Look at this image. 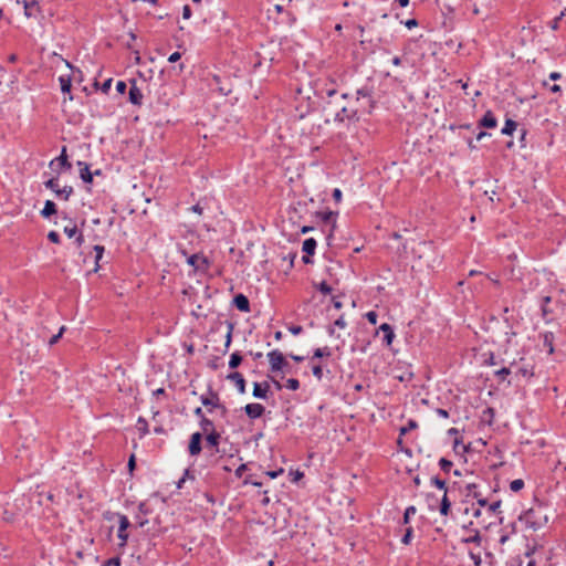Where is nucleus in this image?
Masks as SVG:
<instances>
[{
	"label": "nucleus",
	"mask_w": 566,
	"mask_h": 566,
	"mask_svg": "<svg viewBox=\"0 0 566 566\" xmlns=\"http://www.w3.org/2000/svg\"><path fill=\"white\" fill-rule=\"evenodd\" d=\"M511 374V370L510 368L507 367H503L501 368L500 370H496L495 371V376H497L499 378L501 379H504L506 376H509Z\"/></svg>",
	"instance_id": "nucleus-48"
},
{
	"label": "nucleus",
	"mask_w": 566,
	"mask_h": 566,
	"mask_svg": "<svg viewBox=\"0 0 566 566\" xmlns=\"http://www.w3.org/2000/svg\"><path fill=\"white\" fill-rule=\"evenodd\" d=\"M366 318L373 325L377 324L378 314L375 311H370L366 314Z\"/></svg>",
	"instance_id": "nucleus-46"
},
{
	"label": "nucleus",
	"mask_w": 566,
	"mask_h": 566,
	"mask_svg": "<svg viewBox=\"0 0 566 566\" xmlns=\"http://www.w3.org/2000/svg\"><path fill=\"white\" fill-rule=\"evenodd\" d=\"M191 17V9L188 4L184 6L182 8V18L189 19Z\"/></svg>",
	"instance_id": "nucleus-59"
},
{
	"label": "nucleus",
	"mask_w": 566,
	"mask_h": 566,
	"mask_svg": "<svg viewBox=\"0 0 566 566\" xmlns=\"http://www.w3.org/2000/svg\"><path fill=\"white\" fill-rule=\"evenodd\" d=\"M379 331L384 333V342L386 343V345H391L395 338V333L391 326L387 323H384L379 326Z\"/></svg>",
	"instance_id": "nucleus-16"
},
{
	"label": "nucleus",
	"mask_w": 566,
	"mask_h": 566,
	"mask_svg": "<svg viewBox=\"0 0 566 566\" xmlns=\"http://www.w3.org/2000/svg\"><path fill=\"white\" fill-rule=\"evenodd\" d=\"M524 488V481L522 479L513 480L510 484V489L513 492H518Z\"/></svg>",
	"instance_id": "nucleus-34"
},
{
	"label": "nucleus",
	"mask_w": 566,
	"mask_h": 566,
	"mask_svg": "<svg viewBox=\"0 0 566 566\" xmlns=\"http://www.w3.org/2000/svg\"><path fill=\"white\" fill-rule=\"evenodd\" d=\"M333 198L336 202H339L342 200V191L338 188H335L333 191Z\"/></svg>",
	"instance_id": "nucleus-60"
},
{
	"label": "nucleus",
	"mask_w": 566,
	"mask_h": 566,
	"mask_svg": "<svg viewBox=\"0 0 566 566\" xmlns=\"http://www.w3.org/2000/svg\"><path fill=\"white\" fill-rule=\"evenodd\" d=\"M516 127H517L516 122H514V120H513V119H511V118H507V119L505 120L504 127L502 128L501 133H502L503 135H512V134H513V132L516 129Z\"/></svg>",
	"instance_id": "nucleus-22"
},
{
	"label": "nucleus",
	"mask_w": 566,
	"mask_h": 566,
	"mask_svg": "<svg viewBox=\"0 0 566 566\" xmlns=\"http://www.w3.org/2000/svg\"><path fill=\"white\" fill-rule=\"evenodd\" d=\"M77 166L80 167L81 179L86 184H91L93 181V174L91 172L88 165L84 161H77Z\"/></svg>",
	"instance_id": "nucleus-15"
},
{
	"label": "nucleus",
	"mask_w": 566,
	"mask_h": 566,
	"mask_svg": "<svg viewBox=\"0 0 566 566\" xmlns=\"http://www.w3.org/2000/svg\"><path fill=\"white\" fill-rule=\"evenodd\" d=\"M201 451V433L195 432L191 434L189 442V453L191 455H197Z\"/></svg>",
	"instance_id": "nucleus-8"
},
{
	"label": "nucleus",
	"mask_w": 566,
	"mask_h": 566,
	"mask_svg": "<svg viewBox=\"0 0 566 566\" xmlns=\"http://www.w3.org/2000/svg\"><path fill=\"white\" fill-rule=\"evenodd\" d=\"M412 533H413L412 527H408V528L406 530V533H405V535H403V536H402V538H401V542H402L405 545L410 544L411 538H412Z\"/></svg>",
	"instance_id": "nucleus-38"
},
{
	"label": "nucleus",
	"mask_w": 566,
	"mask_h": 566,
	"mask_svg": "<svg viewBox=\"0 0 566 566\" xmlns=\"http://www.w3.org/2000/svg\"><path fill=\"white\" fill-rule=\"evenodd\" d=\"M200 426L205 432H211L212 430H214L213 422L206 417H202V419L200 420Z\"/></svg>",
	"instance_id": "nucleus-30"
},
{
	"label": "nucleus",
	"mask_w": 566,
	"mask_h": 566,
	"mask_svg": "<svg viewBox=\"0 0 566 566\" xmlns=\"http://www.w3.org/2000/svg\"><path fill=\"white\" fill-rule=\"evenodd\" d=\"M312 373H313L314 377H316L318 380H321L323 378V368L321 365L313 366Z\"/></svg>",
	"instance_id": "nucleus-44"
},
{
	"label": "nucleus",
	"mask_w": 566,
	"mask_h": 566,
	"mask_svg": "<svg viewBox=\"0 0 566 566\" xmlns=\"http://www.w3.org/2000/svg\"><path fill=\"white\" fill-rule=\"evenodd\" d=\"M44 186L52 190L57 198L67 200L70 196L73 193V188L71 186H64L60 188L59 180L56 178H51L44 182Z\"/></svg>",
	"instance_id": "nucleus-2"
},
{
	"label": "nucleus",
	"mask_w": 566,
	"mask_h": 566,
	"mask_svg": "<svg viewBox=\"0 0 566 566\" xmlns=\"http://www.w3.org/2000/svg\"><path fill=\"white\" fill-rule=\"evenodd\" d=\"M541 337L543 339L544 347L547 348L548 354H553L555 339L554 334L552 332H545L541 335Z\"/></svg>",
	"instance_id": "nucleus-18"
},
{
	"label": "nucleus",
	"mask_w": 566,
	"mask_h": 566,
	"mask_svg": "<svg viewBox=\"0 0 566 566\" xmlns=\"http://www.w3.org/2000/svg\"><path fill=\"white\" fill-rule=\"evenodd\" d=\"M228 379L233 381V384L235 385V387H237V389H238V391L240 394H244L245 392V380H244L243 376L240 373H238V371L231 373L228 376Z\"/></svg>",
	"instance_id": "nucleus-13"
},
{
	"label": "nucleus",
	"mask_w": 566,
	"mask_h": 566,
	"mask_svg": "<svg viewBox=\"0 0 566 566\" xmlns=\"http://www.w3.org/2000/svg\"><path fill=\"white\" fill-rule=\"evenodd\" d=\"M268 359L270 363V369L272 373L281 371L287 367V361L285 360L283 354L279 349H274L268 353Z\"/></svg>",
	"instance_id": "nucleus-3"
},
{
	"label": "nucleus",
	"mask_w": 566,
	"mask_h": 566,
	"mask_svg": "<svg viewBox=\"0 0 566 566\" xmlns=\"http://www.w3.org/2000/svg\"><path fill=\"white\" fill-rule=\"evenodd\" d=\"M405 25L408 28V29H412L418 25V21L416 19H409L405 22Z\"/></svg>",
	"instance_id": "nucleus-61"
},
{
	"label": "nucleus",
	"mask_w": 566,
	"mask_h": 566,
	"mask_svg": "<svg viewBox=\"0 0 566 566\" xmlns=\"http://www.w3.org/2000/svg\"><path fill=\"white\" fill-rule=\"evenodd\" d=\"M54 213H56V205L51 200H46L41 211L42 217L50 218Z\"/></svg>",
	"instance_id": "nucleus-19"
},
{
	"label": "nucleus",
	"mask_w": 566,
	"mask_h": 566,
	"mask_svg": "<svg viewBox=\"0 0 566 566\" xmlns=\"http://www.w3.org/2000/svg\"><path fill=\"white\" fill-rule=\"evenodd\" d=\"M216 410H218L221 418H226L228 415V409L222 402H220V407H217Z\"/></svg>",
	"instance_id": "nucleus-55"
},
{
	"label": "nucleus",
	"mask_w": 566,
	"mask_h": 566,
	"mask_svg": "<svg viewBox=\"0 0 566 566\" xmlns=\"http://www.w3.org/2000/svg\"><path fill=\"white\" fill-rule=\"evenodd\" d=\"M126 88H127V85L124 81H118L116 83V91L119 93V94H124L126 92Z\"/></svg>",
	"instance_id": "nucleus-52"
},
{
	"label": "nucleus",
	"mask_w": 566,
	"mask_h": 566,
	"mask_svg": "<svg viewBox=\"0 0 566 566\" xmlns=\"http://www.w3.org/2000/svg\"><path fill=\"white\" fill-rule=\"evenodd\" d=\"M241 361H242L241 355L238 352H235L230 357L229 367L234 369L241 364Z\"/></svg>",
	"instance_id": "nucleus-28"
},
{
	"label": "nucleus",
	"mask_w": 566,
	"mask_h": 566,
	"mask_svg": "<svg viewBox=\"0 0 566 566\" xmlns=\"http://www.w3.org/2000/svg\"><path fill=\"white\" fill-rule=\"evenodd\" d=\"M61 91L63 93H70L71 92V78L70 76H60L59 77Z\"/></svg>",
	"instance_id": "nucleus-25"
},
{
	"label": "nucleus",
	"mask_w": 566,
	"mask_h": 566,
	"mask_svg": "<svg viewBox=\"0 0 566 566\" xmlns=\"http://www.w3.org/2000/svg\"><path fill=\"white\" fill-rule=\"evenodd\" d=\"M418 427L415 420H409L407 427L400 429V433L405 434L408 430L416 429Z\"/></svg>",
	"instance_id": "nucleus-49"
},
{
	"label": "nucleus",
	"mask_w": 566,
	"mask_h": 566,
	"mask_svg": "<svg viewBox=\"0 0 566 566\" xmlns=\"http://www.w3.org/2000/svg\"><path fill=\"white\" fill-rule=\"evenodd\" d=\"M289 331L293 334V335H300L302 332H303V327L300 326V325H292L291 327H289Z\"/></svg>",
	"instance_id": "nucleus-57"
},
{
	"label": "nucleus",
	"mask_w": 566,
	"mask_h": 566,
	"mask_svg": "<svg viewBox=\"0 0 566 566\" xmlns=\"http://www.w3.org/2000/svg\"><path fill=\"white\" fill-rule=\"evenodd\" d=\"M437 415L441 418H448L449 417V412L446 410V409H442V408H438L436 410Z\"/></svg>",
	"instance_id": "nucleus-63"
},
{
	"label": "nucleus",
	"mask_w": 566,
	"mask_h": 566,
	"mask_svg": "<svg viewBox=\"0 0 566 566\" xmlns=\"http://www.w3.org/2000/svg\"><path fill=\"white\" fill-rule=\"evenodd\" d=\"M549 302H551V297L549 296H544L542 298L541 307H542L543 315H547L549 313V310L547 308V305H548Z\"/></svg>",
	"instance_id": "nucleus-43"
},
{
	"label": "nucleus",
	"mask_w": 566,
	"mask_h": 566,
	"mask_svg": "<svg viewBox=\"0 0 566 566\" xmlns=\"http://www.w3.org/2000/svg\"><path fill=\"white\" fill-rule=\"evenodd\" d=\"M94 251H95V263H96L94 271L96 272V271H98L99 261L103 258L105 249L103 245H94Z\"/></svg>",
	"instance_id": "nucleus-27"
},
{
	"label": "nucleus",
	"mask_w": 566,
	"mask_h": 566,
	"mask_svg": "<svg viewBox=\"0 0 566 566\" xmlns=\"http://www.w3.org/2000/svg\"><path fill=\"white\" fill-rule=\"evenodd\" d=\"M244 411L250 419L254 420L264 413L265 408L261 403H248L244 407Z\"/></svg>",
	"instance_id": "nucleus-6"
},
{
	"label": "nucleus",
	"mask_w": 566,
	"mask_h": 566,
	"mask_svg": "<svg viewBox=\"0 0 566 566\" xmlns=\"http://www.w3.org/2000/svg\"><path fill=\"white\" fill-rule=\"evenodd\" d=\"M346 113H347V108L345 106H343L339 112H336L335 119L343 122L345 117H348V115Z\"/></svg>",
	"instance_id": "nucleus-45"
},
{
	"label": "nucleus",
	"mask_w": 566,
	"mask_h": 566,
	"mask_svg": "<svg viewBox=\"0 0 566 566\" xmlns=\"http://www.w3.org/2000/svg\"><path fill=\"white\" fill-rule=\"evenodd\" d=\"M232 332H233V324L232 323H228V332H227V335H226V344H224L226 349H228L230 347V345H231Z\"/></svg>",
	"instance_id": "nucleus-36"
},
{
	"label": "nucleus",
	"mask_w": 566,
	"mask_h": 566,
	"mask_svg": "<svg viewBox=\"0 0 566 566\" xmlns=\"http://www.w3.org/2000/svg\"><path fill=\"white\" fill-rule=\"evenodd\" d=\"M55 163H57L61 166V168H65V169L71 168V164L67 160L65 147L62 148L61 155L50 163V167H53Z\"/></svg>",
	"instance_id": "nucleus-17"
},
{
	"label": "nucleus",
	"mask_w": 566,
	"mask_h": 566,
	"mask_svg": "<svg viewBox=\"0 0 566 566\" xmlns=\"http://www.w3.org/2000/svg\"><path fill=\"white\" fill-rule=\"evenodd\" d=\"M188 478L193 479V475L190 474V470L189 469L185 470L184 476L177 483V488L181 489L184 483H185V481H186V479H188Z\"/></svg>",
	"instance_id": "nucleus-47"
},
{
	"label": "nucleus",
	"mask_w": 566,
	"mask_h": 566,
	"mask_svg": "<svg viewBox=\"0 0 566 566\" xmlns=\"http://www.w3.org/2000/svg\"><path fill=\"white\" fill-rule=\"evenodd\" d=\"M188 263L195 268L196 271L206 272L209 268V261L205 255L192 254L188 258Z\"/></svg>",
	"instance_id": "nucleus-5"
},
{
	"label": "nucleus",
	"mask_w": 566,
	"mask_h": 566,
	"mask_svg": "<svg viewBox=\"0 0 566 566\" xmlns=\"http://www.w3.org/2000/svg\"><path fill=\"white\" fill-rule=\"evenodd\" d=\"M453 450L457 453L465 452L467 451V446H464L459 439H455L454 440V444H453Z\"/></svg>",
	"instance_id": "nucleus-40"
},
{
	"label": "nucleus",
	"mask_w": 566,
	"mask_h": 566,
	"mask_svg": "<svg viewBox=\"0 0 566 566\" xmlns=\"http://www.w3.org/2000/svg\"><path fill=\"white\" fill-rule=\"evenodd\" d=\"M269 384L265 382H254L253 385V397L258 399H266L269 392Z\"/></svg>",
	"instance_id": "nucleus-9"
},
{
	"label": "nucleus",
	"mask_w": 566,
	"mask_h": 566,
	"mask_svg": "<svg viewBox=\"0 0 566 566\" xmlns=\"http://www.w3.org/2000/svg\"><path fill=\"white\" fill-rule=\"evenodd\" d=\"M190 210L195 213L202 214L203 208L200 206V203L193 205Z\"/></svg>",
	"instance_id": "nucleus-62"
},
{
	"label": "nucleus",
	"mask_w": 566,
	"mask_h": 566,
	"mask_svg": "<svg viewBox=\"0 0 566 566\" xmlns=\"http://www.w3.org/2000/svg\"><path fill=\"white\" fill-rule=\"evenodd\" d=\"M137 429L140 432L142 437L148 434L149 432L148 422L142 417H139L137 420Z\"/></svg>",
	"instance_id": "nucleus-26"
},
{
	"label": "nucleus",
	"mask_w": 566,
	"mask_h": 566,
	"mask_svg": "<svg viewBox=\"0 0 566 566\" xmlns=\"http://www.w3.org/2000/svg\"><path fill=\"white\" fill-rule=\"evenodd\" d=\"M64 331H65V327H64V326H62V327L60 328L59 333H57V334H55V335H53V336L50 338L49 344H50L51 346H52V345H54V344H56V343L59 342V339L61 338V336L63 335Z\"/></svg>",
	"instance_id": "nucleus-42"
},
{
	"label": "nucleus",
	"mask_w": 566,
	"mask_h": 566,
	"mask_svg": "<svg viewBox=\"0 0 566 566\" xmlns=\"http://www.w3.org/2000/svg\"><path fill=\"white\" fill-rule=\"evenodd\" d=\"M450 509H451V502L448 497V492H444L443 497L441 500L440 509H439L440 514L443 516H447L450 512Z\"/></svg>",
	"instance_id": "nucleus-20"
},
{
	"label": "nucleus",
	"mask_w": 566,
	"mask_h": 566,
	"mask_svg": "<svg viewBox=\"0 0 566 566\" xmlns=\"http://www.w3.org/2000/svg\"><path fill=\"white\" fill-rule=\"evenodd\" d=\"M431 484L438 488L439 490H443L444 492H448L446 481L441 480L438 476L431 478Z\"/></svg>",
	"instance_id": "nucleus-31"
},
{
	"label": "nucleus",
	"mask_w": 566,
	"mask_h": 566,
	"mask_svg": "<svg viewBox=\"0 0 566 566\" xmlns=\"http://www.w3.org/2000/svg\"><path fill=\"white\" fill-rule=\"evenodd\" d=\"M501 506V501L493 502L488 504V511L491 513H495Z\"/></svg>",
	"instance_id": "nucleus-54"
},
{
	"label": "nucleus",
	"mask_w": 566,
	"mask_h": 566,
	"mask_svg": "<svg viewBox=\"0 0 566 566\" xmlns=\"http://www.w3.org/2000/svg\"><path fill=\"white\" fill-rule=\"evenodd\" d=\"M120 565V558L119 557H113L109 558L104 563L103 566H119Z\"/></svg>",
	"instance_id": "nucleus-50"
},
{
	"label": "nucleus",
	"mask_w": 566,
	"mask_h": 566,
	"mask_svg": "<svg viewBox=\"0 0 566 566\" xmlns=\"http://www.w3.org/2000/svg\"><path fill=\"white\" fill-rule=\"evenodd\" d=\"M497 125V119L491 111H488L479 120V127L494 128Z\"/></svg>",
	"instance_id": "nucleus-12"
},
{
	"label": "nucleus",
	"mask_w": 566,
	"mask_h": 566,
	"mask_svg": "<svg viewBox=\"0 0 566 566\" xmlns=\"http://www.w3.org/2000/svg\"><path fill=\"white\" fill-rule=\"evenodd\" d=\"M129 102L134 105H142L143 103V93L137 87L136 81H132V86L129 88Z\"/></svg>",
	"instance_id": "nucleus-10"
},
{
	"label": "nucleus",
	"mask_w": 566,
	"mask_h": 566,
	"mask_svg": "<svg viewBox=\"0 0 566 566\" xmlns=\"http://www.w3.org/2000/svg\"><path fill=\"white\" fill-rule=\"evenodd\" d=\"M316 287L321 293L325 295L332 293V287L325 281L317 284Z\"/></svg>",
	"instance_id": "nucleus-37"
},
{
	"label": "nucleus",
	"mask_w": 566,
	"mask_h": 566,
	"mask_svg": "<svg viewBox=\"0 0 566 566\" xmlns=\"http://www.w3.org/2000/svg\"><path fill=\"white\" fill-rule=\"evenodd\" d=\"M48 239L53 243H60V235L55 231H50L48 234Z\"/></svg>",
	"instance_id": "nucleus-51"
},
{
	"label": "nucleus",
	"mask_w": 566,
	"mask_h": 566,
	"mask_svg": "<svg viewBox=\"0 0 566 566\" xmlns=\"http://www.w3.org/2000/svg\"><path fill=\"white\" fill-rule=\"evenodd\" d=\"M180 57H181V54H180L179 52H174V53H171V54L169 55L168 61H169L170 63H175V62L179 61V60H180Z\"/></svg>",
	"instance_id": "nucleus-58"
},
{
	"label": "nucleus",
	"mask_w": 566,
	"mask_h": 566,
	"mask_svg": "<svg viewBox=\"0 0 566 566\" xmlns=\"http://www.w3.org/2000/svg\"><path fill=\"white\" fill-rule=\"evenodd\" d=\"M36 4H38V3H36V1H32V2H24V4H23V6H24V14H25L28 18L32 17V14H33V13H32L31 9H32L33 7H35Z\"/></svg>",
	"instance_id": "nucleus-39"
},
{
	"label": "nucleus",
	"mask_w": 566,
	"mask_h": 566,
	"mask_svg": "<svg viewBox=\"0 0 566 566\" xmlns=\"http://www.w3.org/2000/svg\"><path fill=\"white\" fill-rule=\"evenodd\" d=\"M452 465H453L452 462L446 458H441L439 461L440 469L446 473L450 472Z\"/></svg>",
	"instance_id": "nucleus-33"
},
{
	"label": "nucleus",
	"mask_w": 566,
	"mask_h": 566,
	"mask_svg": "<svg viewBox=\"0 0 566 566\" xmlns=\"http://www.w3.org/2000/svg\"><path fill=\"white\" fill-rule=\"evenodd\" d=\"M334 325H335L336 327H338V328H342V329H343V328H345V327H346V325H347V324H346V321H345L344 316H340V317H338V318L335 321Z\"/></svg>",
	"instance_id": "nucleus-56"
},
{
	"label": "nucleus",
	"mask_w": 566,
	"mask_h": 566,
	"mask_svg": "<svg viewBox=\"0 0 566 566\" xmlns=\"http://www.w3.org/2000/svg\"><path fill=\"white\" fill-rule=\"evenodd\" d=\"M219 440H220V434L218 432H216L214 430L209 432L206 438L207 444L211 448L217 447L219 443Z\"/></svg>",
	"instance_id": "nucleus-23"
},
{
	"label": "nucleus",
	"mask_w": 566,
	"mask_h": 566,
	"mask_svg": "<svg viewBox=\"0 0 566 566\" xmlns=\"http://www.w3.org/2000/svg\"><path fill=\"white\" fill-rule=\"evenodd\" d=\"M112 82L113 80L112 78H107L101 86V91L103 93H108V91L111 90V86H112Z\"/></svg>",
	"instance_id": "nucleus-53"
},
{
	"label": "nucleus",
	"mask_w": 566,
	"mask_h": 566,
	"mask_svg": "<svg viewBox=\"0 0 566 566\" xmlns=\"http://www.w3.org/2000/svg\"><path fill=\"white\" fill-rule=\"evenodd\" d=\"M234 306L241 311V312H249L250 311V302L248 297L243 294H238L233 298Z\"/></svg>",
	"instance_id": "nucleus-14"
},
{
	"label": "nucleus",
	"mask_w": 566,
	"mask_h": 566,
	"mask_svg": "<svg viewBox=\"0 0 566 566\" xmlns=\"http://www.w3.org/2000/svg\"><path fill=\"white\" fill-rule=\"evenodd\" d=\"M63 232L69 237V238H74L75 239V242L76 244L80 247L83 241H84V238H83V234L78 231L76 224H73V223H70L67 226L64 227L63 229Z\"/></svg>",
	"instance_id": "nucleus-7"
},
{
	"label": "nucleus",
	"mask_w": 566,
	"mask_h": 566,
	"mask_svg": "<svg viewBox=\"0 0 566 566\" xmlns=\"http://www.w3.org/2000/svg\"><path fill=\"white\" fill-rule=\"evenodd\" d=\"M481 541H482L481 535H480V533L476 531V532H475V534H474L473 536H470V537L465 538V539H464V543H475V544L480 545V544H481Z\"/></svg>",
	"instance_id": "nucleus-41"
},
{
	"label": "nucleus",
	"mask_w": 566,
	"mask_h": 566,
	"mask_svg": "<svg viewBox=\"0 0 566 566\" xmlns=\"http://www.w3.org/2000/svg\"><path fill=\"white\" fill-rule=\"evenodd\" d=\"M416 512H417L416 506H413V505L408 506V507L405 510V514H403V524H408V523H409V521H410V517H411L412 515H415V514H416Z\"/></svg>",
	"instance_id": "nucleus-32"
},
{
	"label": "nucleus",
	"mask_w": 566,
	"mask_h": 566,
	"mask_svg": "<svg viewBox=\"0 0 566 566\" xmlns=\"http://www.w3.org/2000/svg\"><path fill=\"white\" fill-rule=\"evenodd\" d=\"M316 245V241L313 238H308L303 242L302 249L306 254L312 255L315 252Z\"/></svg>",
	"instance_id": "nucleus-21"
},
{
	"label": "nucleus",
	"mask_w": 566,
	"mask_h": 566,
	"mask_svg": "<svg viewBox=\"0 0 566 566\" xmlns=\"http://www.w3.org/2000/svg\"><path fill=\"white\" fill-rule=\"evenodd\" d=\"M200 401L205 407L209 408L210 412L217 407H220L221 402L219 395L212 390H209L206 395H201Z\"/></svg>",
	"instance_id": "nucleus-4"
},
{
	"label": "nucleus",
	"mask_w": 566,
	"mask_h": 566,
	"mask_svg": "<svg viewBox=\"0 0 566 566\" xmlns=\"http://www.w3.org/2000/svg\"><path fill=\"white\" fill-rule=\"evenodd\" d=\"M285 387L295 391L300 388V381L296 378H290L286 380Z\"/></svg>",
	"instance_id": "nucleus-35"
},
{
	"label": "nucleus",
	"mask_w": 566,
	"mask_h": 566,
	"mask_svg": "<svg viewBox=\"0 0 566 566\" xmlns=\"http://www.w3.org/2000/svg\"><path fill=\"white\" fill-rule=\"evenodd\" d=\"M317 216L322 219L323 222L329 223L332 221H335L334 212L333 211H322L318 212Z\"/></svg>",
	"instance_id": "nucleus-29"
},
{
	"label": "nucleus",
	"mask_w": 566,
	"mask_h": 566,
	"mask_svg": "<svg viewBox=\"0 0 566 566\" xmlns=\"http://www.w3.org/2000/svg\"><path fill=\"white\" fill-rule=\"evenodd\" d=\"M282 472H283V470H282V469H280L279 471H269V472H266V475H269L271 479H275V478H277Z\"/></svg>",
	"instance_id": "nucleus-64"
},
{
	"label": "nucleus",
	"mask_w": 566,
	"mask_h": 566,
	"mask_svg": "<svg viewBox=\"0 0 566 566\" xmlns=\"http://www.w3.org/2000/svg\"><path fill=\"white\" fill-rule=\"evenodd\" d=\"M105 518L108 521H111V520L117 521L118 527H117L116 535L119 541L117 544V547H118V549L124 551V548L127 546L128 538H129L128 528L132 527L129 518L125 514H122L118 512H107L105 514Z\"/></svg>",
	"instance_id": "nucleus-1"
},
{
	"label": "nucleus",
	"mask_w": 566,
	"mask_h": 566,
	"mask_svg": "<svg viewBox=\"0 0 566 566\" xmlns=\"http://www.w3.org/2000/svg\"><path fill=\"white\" fill-rule=\"evenodd\" d=\"M467 490V495L476 499L479 506L484 507L488 505V500L483 497L482 494L476 490L475 484H468Z\"/></svg>",
	"instance_id": "nucleus-11"
},
{
	"label": "nucleus",
	"mask_w": 566,
	"mask_h": 566,
	"mask_svg": "<svg viewBox=\"0 0 566 566\" xmlns=\"http://www.w3.org/2000/svg\"><path fill=\"white\" fill-rule=\"evenodd\" d=\"M332 355V350L329 347L325 346V347H321V348H316L314 350V354H313V357L312 359H315V358H323V357H329Z\"/></svg>",
	"instance_id": "nucleus-24"
}]
</instances>
